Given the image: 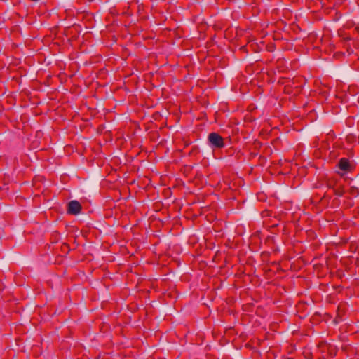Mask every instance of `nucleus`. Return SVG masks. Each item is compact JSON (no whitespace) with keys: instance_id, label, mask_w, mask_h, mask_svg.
Wrapping results in <instances>:
<instances>
[{"instance_id":"obj_1","label":"nucleus","mask_w":359,"mask_h":359,"mask_svg":"<svg viewBox=\"0 0 359 359\" xmlns=\"http://www.w3.org/2000/svg\"><path fill=\"white\" fill-rule=\"evenodd\" d=\"M210 145L212 148H222L224 146V139L216 133H211L208 137Z\"/></svg>"},{"instance_id":"obj_2","label":"nucleus","mask_w":359,"mask_h":359,"mask_svg":"<svg viewBox=\"0 0 359 359\" xmlns=\"http://www.w3.org/2000/svg\"><path fill=\"white\" fill-rule=\"evenodd\" d=\"M81 210V205L77 201H71L68 203L67 212L71 215H78Z\"/></svg>"},{"instance_id":"obj_3","label":"nucleus","mask_w":359,"mask_h":359,"mask_svg":"<svg viewBox=\"0 0 359 359\" xmlns=\"http://www.w3.org/2000/svg\"><path fill=\"white\" fill-rule=\"evenodd\" d=\"M338 166L339 170L344 172L343 173H341V175H343L344 172L349 171L351 167L348 160L344 158L340 159Z\"/></svg>"},{"instance_id":"obj_4","label":"nucleus","mask_w":359,"mask_h":359,"mask_svg":"<svg viewBox=\"0 0 359 359\" xmlns=\"http://www.w3.org/2000/svg\"><path fill=\"white\" fill-rule=\"evenodd\" d=\"M341 37L342 40L345 42L352 40V39L349 36H344L343 35H341Z\"/></svg>"},{"instance_id":"obj_5","label":"nucleus","mask_w":359,"mask_h":359,"mask_svg":"<svg viewBox=\"0 0 359 359\" xmlns=\"http://www.w3.org/2000/svg\"><path fill=\"white\" fill-rule=\"evenodd\" d=\"M353 45L354 47H355L356 48H359V42L356 40H353Z\"/></svg>"},{"instance_id":"obj_6","label":"nucleus","mask_w":359,"mask_h":359,"mask_svg":"<svg viewBox=\"0 0 359 359\" xmlns=\"http://www.w3.org/2000/svg\"><path fill=\"white\" fill-rule=\"evenodd\" d=\"M355 31L359 34V24L355 25Z\"/></svg>"}]
</instances>
